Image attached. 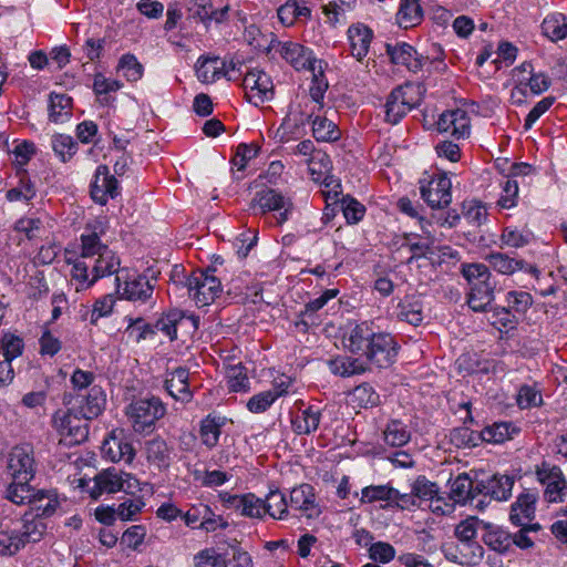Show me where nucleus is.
I'll use <instances>...</instances> for the list:
<instances>
[{
    "label": "nucleus",
    "instance_id": "nucleus-19",
    "mask_svg": "<svg viewBox=\"0 0 567 567\" xmlns=\"http://www.w3.org/2000/svg\"><path fill=\"white\" fill-rule=\"evenodd\" d=\"M90 193L92 199L100 205H105L110 199H114L121 194L120 182L110 173L106 165L96 167Z\"/></svg>",
    "mask_w": 567,
    "mask_h": 567
},
{
    "label": "nucleus",
    "instance_id": "nucleus-41",
    "mask_svg": "<svg viewBox=\"0 0 567 567\" xmlns=\"http://www.w3.org/2000/svg\"><path fill=\"white\" fill-rule=\"evenodd\" d=\"M31 480H12L6 489V498L13 504H30L37 489L30 485Z\"/></svg>",
    "mask_w": 567,
    "mask_h": 567
},
{
    "label": "nucleus",
    "instance_id": "nucleus-56",
    "mask_svg": "<svg viewBox=\"0 0 567 567\" xmlns=\"http://www.w3.org/2000/svg\"><path fill=\"white\" fill-rule=\"evenodd\" d=\"M519 409H533L543 404V395L537 384H523L516 395Z\"/></svg>",
    "mask_w": 567,
    "mask_h": 567
},
{
    "label": "nucleus",
    "instance_id": "nucleus-30",
    "mask_svg": "<svg viewBox=\"0 0 567 567\" xmlns=\"http://www.w3.org/2000/svg\"><path fill=\"white\" fill-rule=\"evenodd\" d=\"M289 507L299 511L301 515L311 518L319 514L316 504L313 488L309 484H302L290 492Z\"/></svg>",
    "mask_w": 567,
    "mask_h": 567
},
{
    "label": "nucleus",
    "instance_id": "nucleus-14",
    "mask_svg": "<svg viewBox=\"0 0 567 567\" xmlns=\"http://www.w3.org/2000/svg\"><path fill=\"white\" fill-rule=\"evenodd\" d=\"M268 51H275L296 70H315L312 51L292 41H279L272 38Z\"/></svg>",
    "mask_w": 567,
    "mask_h": 567
},
{
    "label": "nucleus",
    "instance_id": "nucleus-43",
    "mask_svg": "<svg viewBox=\"0 0 567 567\" xmlns=\"http://www.w3.org/2000/svg\"><path fill=\"white\" fill-rule=\"evenodd\" d=\"M312 135L318 142L332 143L340 138L341 131L332 120L318 115L312 120Z\"/></svg>",
    "mask_w": 567,
    "mask_h": 567
},
{
    "label": "nucleus",
    "instance_id": "nucleus-22",
    "mask_svg": "<svg viewBox=\"0 0 567 567\" xmlns=\"http://www.w3.org/2000/svg\"><path fill=\"white\" fill-rule=\"evenodd\" d=\"M515 480L509 475L495 474L476 483L477 494L489 496L497 502L507 501L513 491Z\"/></svg>",
    "mask_w": 567,
    "mask_h": 567
},
{
    "label": "nucleus",
    "instance_id": "nucleus-20",
    "mask_svg": "<svg viewBox=\"0 0 567 567\" xmlns=\"http://www.w3.org/2000/svg\"><path fill=\"white\" fill-rule=\"evenodd\" d=\"M220 498L228 508L238 512L244 517L262 519L266 516L265 501L252 493L243 495L224 493Z\"/></svg>",
    "mask_w": 567,
    "mask_h": 567
},
{
    "label": "nucleus",
    "instance_id": "nucleus-15",
    "mask_svg": "<svg viewBox=\"0 0 567 567\" xmlns=\"http://www.w3.org/2000/svg\"><path fill=\"white\" fill-rule=\"evenodd\" d=\"M33 449L29 444L17 445L8 454L7 471L11 480H32L35 474Z\"/></svg>",
    "mask_w": 567,
    "mask_h": 567
},
{
    "label": "nucleus",
    "instance_id": "nucleus-51",
    "mask_svg": "<svg viewBox=\"0 0 567 567\" xmlns=\"http://www.w3.org/2000/svg\"><path fill=\"white\" fill-rule=\"evenodd\" d=\"M18 174L20 175L19 184L7 192L6 198L9 202H29L37 194L35 186L30 181L24 169H22V172H18Z\"/></svg>",
    "mask_w": 567,
    "mask_h": 567
},
{
    "label": "nucleus",
    "instance_id": "nucleus-59",
    "mask_svg": "<svg viewBox=\"0 0 567 567\" xmlns=\"http://www.w3.org/2000/svg\"><path fill=\"white\" fill-rule=\"evenodd\" d=\"M533 72L534 68L529 62H524L513 70V81L515 86L512 90V99H515L517 94L525 96L526 89Z\"/></svg>",
    "mask_w": 567,
    "mask_h": 567
},
{
    "label": "nucleus",
    "instance_id": "nucleus-4",
    "mask_svg": "<svg viewBox=\"0 0 567 567\" xmlns=\"http://www.w3.org/2000/svg\"><path fill=\"white\" fill-rule=\"evenodd\" d=\"M420 87L406 83L391 91L384 104V118L389 124H398L410 111L421 103Z\"/></svg>",
    "mask_w": 567,
    "mask_h": 567
},
{
    "label": "nucleus",
    "instance_id": "nucleus-38",
    "mask_svg": "<svg viewBox=\"0 0 567 567\" xmlns=\"http://www.w3.org/2000/svg\"><path fill=\"white\" fill-rule=\"evenodd\" d=\"M186 321H190L194 329L198 328V318L185 317L181 311L173 310L157 320L155 328L165 333L171 340L177 338V327L184 326Z\"/></svg>",
    "mask_w": 567,
    "mask_h": 567
},
{
    "label": "nucleus",
    "instance_id": "nucleus-3",
    "mask_svg": "<svg viewBox=\"0 0 567 567\" xmlns=\"http://www.w3.org/2000/svg\"><path fill=\"white\" fill-rule=\"evenodd\" d=\"M250 208L258 210L256 214L261 215L269 212L276 213L269 217L268 224L270 226H281L289 219L295 206L291 198L284 196L276 189L267 188L255 194Z\"/></svg>",
    "mask_w": 567,
    "mask_h": 567
},
{
    "label": "nucleus",
    "instance_id": "nucleus-39",
    "mask_svg": "<svg viewBox=\"0 0 567 567\" xmlns=\"http://www.w3.org/2000/svg\"><path fill=\"white\" fill-rule=\"evenodd\" d=\"M72 99L66 94L51 93L49 103V118L54 123L66 122L72 113Z\"/></svg>",
    "mask_w": 567,
    "mask_h": 567
},
{
    "label": "nucleus",
    "instance_id": "nucleus-48",
    "mask_svg": "<svg viewBox=\"0 0 567 567\" xmlns=\"http://www.w3.org/2000/svg\"><path fill=\"white\" fill-rule=\"evenodd\" d=\"M542 30L553 42L563 40L567 37V18L561 13L550 14L544 19Z\"/></svg>",
    "mask_w": 567,
    "mask_h": 567
},
{
    "label": "nucleus",
    "instance_id": "nucleus-16",
    "mask_svg": "<svg viewBox=\"0 0 567 567\" xmlns=\"http://www.w3.org/2000/svg\"><path fill=\"white\" fill-rule=\"evenodd\" d=\"M398 355V343L393 336L388 332L378 331L372 339L365 359L377 368H389Z\"/></svg>",
    "mask_w": 567,
    "mask_h": 567
},
{
    "label": "nucleus",
    "instance_id": "nucleus-18",
    "mask_svg": "<svg viewBox=\"0 0 567 567\" xmlns=\"http://www.w3.org/2000/svg\"><path fill=\"white\" fill-rule=\"evenodd\" d=\"M440 133L450 134L455 141L466 140L471 135V117L464 109H453L443 112L437 122Z\"/></svg>",
    "mask_w": 567,
    "mask_h": 567
},
{
    "label": "nucleus",
    "instance_id": "nucleus-57",
    "mask_svg": "<svg viewBox=\"0 0 567 567\" xmlns=\"http://www.w3.org/2000/svg\"><path fill=\"white\" fill-rule=\"evenodd\" d=\"M411 488L417 499V503L426 504L430 499L436 496V493L440 492V488L436 483L431 482L424 475H420L415 478V481L411 484Z\"/></svg>",
    "mask_w": 567,
    "mask_h": 567
},
{
    "label": "nucleus",
    "instance_id": "nucleus-31",
    "mask_svg": "<svg viewBox=\"0 0 567 567\" xmlns=\"http://www.w3.org/2000/svg\"><path fill=\"white\" fill-rule=\"evenodd\" d=\"M227 419L216 413H209L199 422V439L203 445L212 450L219 443L221 429L226 425Z\"/></svg>",
    "mask_w": 567,
    "mask_h": 567
},
{
    "label": "nucleus",
    "instance_id": "nucleus-34",
    "mask_svg": "<svg viewBox=\"0 0 567 567\" xmlns=\"http://www.w3.org/2000/svg\"><path fill=\"white\" fill-rule=\"evenodd\" d=\"M423 301L420 296H405L399 301L395 308V316L400 321L408 322L412 326H419L424 319Z\"/></svg>",
    "mask_w": 567,
    "mask_h": 567
},
{
    "label": "nucleus",
    "instance_id": "nucleus-12",
    "mask_svg": "<svg viewBox=\"0 0 567 567\" xmlns=\"http://www.w3.org/2000/svg\"><path fill=\"white\" fill-rule=\"evenodd\" d=\"M241 85L247 101L256 106L272 100L275 94L271 78L260 69L247 71Z\"/></svg>",
    "mask_w": 567,
    "mask_h": 567
},
{
    "label": "nucleus",
    "instance_id": "nucleus-53",
    "mask_svg": "<svg viewBox=\"0 0 567 567\" xmlns=\"http://www.w3.org/2000/svg\"><path fill=\"white\" fill-rule=\"evenodd\" d=\"M51 146L55 155L63 162L70 161L78 152V143L70 135L55 134L51 138Z\"/></svg>",
    "mask_w": 567,
    "mask_h": 567
},
{
    "label": "nucleus",
    "instance_id": "nucleus-28",
    "mask_svg": "<svg viewBox=\"0 0 567 567\" xmlns=\"http://www.w3.org/2000/svg\"><path fill=\"white\" fill-rule=\"evenodd\" d=\"M189 371L186 368L178 367L167 372L165 379V389L172 398L181 402H189L193 393L189 389Z\"/></svg>",
    "mask_w": 567,
    "mask_h": 567
},
{
    "label": "nucleus",
    "instance_id": "nucleus-8",
    "mask_svg": "<svg viewBox=\"0 0 567 567\" xmlns=\"http://www.w3.org/2000/svg\"><path fill=\"white\" fill-rule=\"evenodd\" d=\"M419 188L422 199L431 208H444L452 202V183L445 173L424 174Z\"/></svg>",
    "mask_w": 567,
    "mask_h": 567
},
{
    "label": "nucleus",
    "instance_id": "nucleus-24",
    "mask_svg": "<svg viewBox=\"0 0 567 567\" xmlns=\"http://www.w3.org/2000/svg\"><path fill=\"white\" fill-rule=\"evenodd\" d=\"M538 494L535 491H524L511 506L509 520L515 526L532 524L535 518Z\"/></svg>",
    "mask_w": 567,
    "mask_h": 567
},
{
    "label": "nucleus",
    "instance_id": "nucleus-58",
    "mask_svg": "<svg viewBox=\"0 0 567 567\" xmlns=\"http://www.w3.org/2000/svg\"><path fill=\"white\" fill-rule=\"evenodd\" d=\"M351 402L359 408H372L379 403V394L369 383L355 386L350 393Z\"/></svg>",
    "mask_w": 567,
    "mask_h": 567
},
{
    "label": "nucleus",
    "instance_id": "nucleus-50",
    "mask_svg": "<svg viewBox=\"0 0 567 567\" xmlns=\"http://www.w3.org/2000/svg\"><path fill=\"white\" fill-rule=\"evenodd\" d=\"M395 495L396 489L389 484L369 485L362 488L360 503L372 504L375 502H386V504H389Z\"/></svg>",
    "mask_w": 567,
    "mask_h": 567
},
{
    "label": "nucleus",
    "instance_id": "nucleus-13",
    "mask_svg": "<svg viewBox=\"0 0 567 567\" xmlns=\"http://www.w3.org/2000/svg\"><path fill=\"white\" fill-rule=\"evenodd\" d=\"M291 415V429L297 435H310L315 433L322 419V409L319 404L305 403L297 400Z\"/></svg>",
    "mask_w": 567,
    "mask_h": 567
},
{
    "label": "nucleus",
    "instance_id": "nucleus-29",
    "mask_svg": "<svg viewBox=\"0 0 567 567\" xmlns=\"http://www.w3.org/2000/svg\"><path fill=\"white\" fill-rule=\"evenodd\" d=\"M173 446L159 437H153L145 443L147 462L159 471L167 470L173 461Z\"/></svg>",
    "mask_w": 567,
    "mask_h": 567
},
{
    "label": "nucleus",
    "instance_id": "nucleus-35",
    "mask_svg": "<svg viewBox=\"0 0 567 567\" xmlns=\"http://www.w3.org/2000/svg\"><path fill=\"white\" fill-rule=\"evenodd\" d=\"M277 14L284 25L290 27L299 20H309L311 9L306 0H287L278 8Z\"/></svg>",
    "mask_w": 567,
    "mask_h": 567
},
{
    "label": "nucleus",
    "instance_id": "nucleus-44",
    "mask_svg": "<svg viewBox=\"0 0 567 567\" xmlns=\"http://www.w3.org/2000/svg\"><path fill=\"white\" fill-rule=\"evenodd\" d=\"M45 530V524L39 517L33 516V513H25L23 515V524L21 529H17L19 535L22 536L24 546L28 543L39 542Z\"/></svg>",
    "mask_w": 567,
    "mask_h": 567
},
{
    "label": "nucleus",
    "instance_id": "nucleus-26",
    "mask_svg": "<svg viewBox=\"0 0 567 567\" xmlns=\"http://www.w3.org/2000/svg\"><path fill=\"white\" fill-rule=\"evenodd\" d=\"M196 76L202 83H214L220 78L234 80L226 69V61L219 56L200 55L195 65Z\"/></svg>",
    "mask_w": 567,
    "mask_h": 567
},
{
    "label": "nucleus",
    "instance_id": "nucleus-62",
    "mask_svg": "<svg viewBox=\"0 0 567 567\" xmlns=\"http://www.w3.org/2000/svg\"><path fill=\"white\" fill-rule=\"evenodd\" d=\"M195 567H228L227 559L213 547L205 548L194 556Z\"/></svg>",
    "mask_w": 567,
    "mask_h": 567
},
{
    "label": "nucleus",
    "instance_id": "nucleus-9",
    "mask_svg": "<svg viewBox=\"0 0 567 567\" xmlns=\"http://www.w3.org/2000/svg\"><path fill=\"white\" fill-rule=\"evenodd\" d=\"M109 221L105 217H97L89 221L80 236V258L76 260H90L95 256L112 250L109 245L102 241L106 235Z\"/></svg>",
    "mask_w": 567,
    "mask_h": 567
},
{
    "label": "nucleus",
    "instance_id": "nucleus-25",
    "mask_svg": "<svg viewBox=\"0 0 567 567\" xmlns=\"http://www.w3.org/2000/svg\"><path fill=\"white\" fill-rule=\"evenodd\" d=\"M445 558L463 566H476L484 556V548L477 542H458L444 548Z\"/></svg>",
    "mask_w": 567,
    "mask_h": 567
},
{
    "label": "nucleus",
    "instance_id": "nucleus-42",
    "mask_svg": "<svg viewBox=\"0 0 567 567\" xmlns=\"http://www.w3.org/2000/svg\"><path fill=\"white\" fill-rule=\"evenodd\" d=\"M385 444L392 447H402L411 440V432L400 420H391L383 430Z\"/></svg>",
    "mask_w": 567,
    "mask_h": 567
},
{
    "label": "nucleus",
    "instance_id": "nucleus-60",
    "mask_svg": "<svg viewBox=\"0 0 567 567\" xmlns=\"http://www.w3.org/2000/svg\"><path fill=\"white\" fill-rule=\"evenodd\" d=\"M37 147L35 144L31 141L23 140L21 142H17L11 154L13 156L12 163L16 167L22 172L23 167L31 161V158L35 155Z\"/></svg>",
    "mask_w": 567,
    "mask_h": 567
},
{
    "label": "nucleus",
    "instance_id": "nucleus-7",
    "mask_svg": "<svg viewBox=\"0 0 567 567\" xmlns=\"http://www.w3.org/2000/svg\"><path fill=\"white\" fill-rule=\"evenodd\" d=\"M116 293L120 299L133 302H146L154 292V284L144 275L131 274L128 269H121L115 277Z\"/></svg>",
    "mask_w": 567,
    "mask_h": 567
},
{
    "label": "nucleus",
    "instance_id": "nucleus-49",
    "mask_svg": "<svg viewBox=\"0 0 567 567\" xmlns=\"http://www.w3.org/2000/svg\"><path fill=\"white\" fill-rule=\"evenodd\" d=\"M264 501L266 515L274 519L287 518L289 502L279 489L270 491Z\"/></svg>",
    "mask_w": 567,
    "mask_h": 567
},
{
    "label": "nucleus",
    "instance_id": "nucleus-10",
    "mask_svg": "<svg viewBox=\"0 0 567 567\" xmlns=\"http://www.w3.org/2000/svg\"><path fill=\"white\" fill-rule=\"evenodd\" d=\"M535 474L538 482L545 487V501L548 503L563 502L567 491V481L560 467L543 461L535 466Z\"/></svg>",
    "mask_w": 567,
    "mask_h": 567
},
{
    "label": "nucleus",
    "instance_id": "nucleus-46",
    "mask_svg": "<svg viewBox=\"0 0 567 567\" xmlns=\"http://www.w3.org/2000/svg\"><path fill=\"white\" fill-rule=\"evenodd\" d=\"M330 371L342 378L361 374L365 367L358 359L351 357H337L328 362Z\"/></svg>",
    "mask_w": 567,
    "mask_h": 567
},
{
    "label": "nucleus",
    "instance_id": "nucleus-54",
    "mask_svg": "<svg viewBox=\"0 0 567 567\" xmlns=\"http://www.w3.org/2000/svg\"><path fill=\"white\" fill-rule=\"evenodd\" d=\"M516 429L507 422H498L482 430V440L488 443L499 444L512 439Z\"/></svg>",
    "mask_w": 567,
    "mask_h": 567
},
{
    "label": "nucleus",
    "instance_id": "nucleus-6",
    "mask_svg": "<svg viewBox=\"0 0 567 567\" xmlns=\"http://www.w3.org/2000/svg\"><path fill=\"white\" fill-rule=\"evenodd\" d=\"M215 271V268L197 269L186 279L189 297L197 307L210 305L221 292V281L214 276Z\"/></svg>",
    "mask_w": 567,
    "mask_h": 567
},
{
    "label": "nucleus",
    "instance_id": "nucleus-17",
    "mask_svg": "<svg viewBox=\"0 0 567 567\" xmlns=\"http://www.w3.org/2000/svg\"><path fill=\"white\" fill-rule=\"evenodd\" d=\"M106 406V393L102 386H91L74 395L73 411L85 421L96 419Z\"/></svg>",
    "mask_w": 567,
    "mask_h": 567
},
{
    "label": "nucleus",
    "instance_id": "nucleus-21",
    "mask_svg": "<svg viewBox=\"0 0 567 567\" xmlns=\"http://www.w3.org/2000/svg\"><path fill=\"white\" fill-rule=\"evenodd\" d=\"M82 417L71 408L68 411H58L53 415V425L63 436H69L72 442H81L87 436V426Z\"/></svg>",
    "mask_w": 567,
    "mask_h": 567
},
{
    "label": "nucleus",
    "instance_id": "nucleus-27",
    "mask_svg": "<svg viewBox=\"0 0 567 567\" xmlns=\"http://www.w3.org/2000/svg\"><path fill=\"white\" fill-rule=\"evenodd\" d=\"M347 35L351 55L362 62L369 52L373 31L363 23H355L349 27Z\"/></svg>",
    "mask_w": 567,
    "mask_h": 567
},
{
    "label": "nucleus",
    "instance_id": "nucleus-1",
    "mask_svg": "<svg viewBox=\"0 0 567 567\" xmlns=\"http://www.w3.org/2000/svg\"><path fill=\"white\" fill-rule=\"evenodd\" d=\"M462 275L470 286L467 293L468 307L475 312L489 311L496 288V281L489 271V267L476 262L465 264L462 266Z\"/></svg>",
    "mask_w": 567,
    "mask_h": 567
},
{
    "label": "nucleus",
    "instance_id": "nucleus-5",
    "mask_svg": "<svg viewBox=\"0 0 567 567\" xmlns=\"http://www.w3.org/2000/svg\"><path fill=\"white\" fill-rule=\"evenodd\" d=\"M165 413V405L156 396L135 400L126 408V415L136 433L151 432Z\"/></svg>",
    "mask_w": 567,
    "mask_h": 567
},
{
    "label": "nucleus",
    "instance_id": "nucleus-55",
    "mask_svg": "<svg viewBox=\"0 0 567 567\" xmlns=\"http://www.w3.org/2000/svg\"><path fill=\"white\" fill-rule=\"evenodd\" d=\"M226 379L230 392H246L249 390V378L246 368L240 363L227 368Z\"/></svg>",
    "mask_w": 567,
    "mask_h": 567
},
{
    "label": "nucleus",
    "instance_id": "nucleus-40",
    "mask_svg": "<svg viewBox=\"0 0 567 567\" xmlns=\"http://www.w3.org/2000/svg\"><path fill=\"white\" fill-rule=\"evenodd\" d=\"M474 482L468 474L463 473L451 481L450 496L454 503H465L470 498H474L477 494Z\"/></svg>",
    "mask_w": 567,
    "mask_h": 567
},
{
    "label": "nucleus",
    "instance_id": "nucleus-11",
    "mask_svg": "<svg viewBox=\"0 0 567 567\" xmlns=\"http://www.w3.org/2000/svg\"><path fill=\"white\" fill-rule=\"evenodd\" d=\"M386 53L394 64L404 65L414 73L421 71L429 62L437 72H444L447 69L443 59L434 58L430 61L429 56L419 54L416 50L408 43H400L394 47L388 44Z\"/></svg>",
    "mask_w": 567,
    "mask_h": 567
},
{
    "label": "nucleus",
    "instance_id": "nucleus-23",
    "mask_svg": "<svg viewBox=\"0 0 567 567\" xmlns=\"http://www.w3.org/2000/svg\"><path fill=\"white\" fill-rule=\"evenodd\" d=\"M378 331L371 321L357 323L344 337V346L351 353L364 357Z\"/></svg>",
    "mask_w": 567,
    "mask_h": 567
},
{
    "label": "nucleus",
    "instance_id": "nucleus-61",
    "mask_svg": "<svg viewBox=\"0 0 567 567\" xmlns=\"http://www.w3.org/2000/svg\"><path fill=\"white\" fill-rule=\"evenodd\" d=\"M22 536L17 529L0 532V555L12 556L24 547Z\"/></svg>",
    "mask_w": 567,
    "mask_h": 567
},
{
    "label": "nucleus",
    "instance_id": "nucleus-64",
    "mask_svg": "<svg viewBox=\"0 0 567 567\" xmlns=\"http://www.w3.org/2000/svg\"><path fill=\"white\" fill-rule=\"evenodd\" d=\"M23 339L13 333H4L1 338V351L4 360L12 362L13 359L20 357L23 352Z\"/></svg>",
    "mask_w": 567,
    "mask_h": 567
},
{
    "label": "nucleus",
    "instance_id": "nucleus-52",
    "mask_svg": "<svg viewBox=\"0 0 567 567\" xmlns=\"http://www.w3.org/2000/svg\"><path fill=\"white\" fill-rule=\"evenodd\" d=\"M14 229L23 234L29 240L40 239L45 234L43 219L34 216L20 218L17 220Z\"/></svg>",
    "mask_w": 567,
    "mask_h": 567
},
{
    "label": "nucleus",
    "instance_id": "nucleus-45",
    "mask_svg": "<svg viewBox=\"0 0 567 567\" xmlns=\"http://www.w3.org/2000/svg\"><path fill=\"white\" fill-rule=\"evenodd\" d=\"M483 542L499 554L508 551L513 546L512 534L501 527H489L483 536Z\"/></svg>",
    "mask_w": 567,
    "mask_h": 567
},
{
    "label": "nucleus",
    "instance_id": "nucleus-63",
    "mask_svg": "<svg viewBox=\"0 0 567 567\" xmlns=\"http://www.w3.org/2000/svg\"><path fill=\"white\" fill-rule=\"evenodd\" d=\"M127 320L128 326L125 329V333L137 343L155 333V329L150 323L145 322L143 318H128Z\"/></svg>",
    "mask_w": 567,
    "mask_h": 567
},
{
    "label": "nucleus",
    "instance_id": "nucleus-37",
    "mask_svg": "<svg viewBox=\"0 0 567 567\" xmlns=\"http://www.w3.org/2000/svg\"><path fill=\"white\" fill-rule=\"evenodd\" d=\"M423 20V9L420 0H401L396 13V23L402 29H411L419 25Z\"/></svg>",
    "mask_w": 567,
    "mask_h": 567
},
{
    "label": "nucleus",
    "instance_id": "nucleus-47",
    "mask_svg": "<svg viewBox=\"0 0 567 567\" xmlns=\"http://www.w3.org/2000/svg\"><path fill=\"white\" fill-rule=\"evenodd\" d=\"M29 505L31 511L34 512L33 516L42 519V517H49L55 512L59 502L55 495L38 489Z\"/></svg>",
    "mask_w": 567,
    "mask_h": 567
},
{
    "label": "nucleus",
    "instance_id": "nucleus-36",
    "mask_svg": "<svg viewBox=\"0 0 567 567\" xmlns=\"http://www.w3.org/2000/svg\"><path fill=\"white\" fill-rule=\"evenodd\" d=\"M121 474L122 472L115 468H107L94 477V486L92 487L90 495L96 499L102 494H113L121 491Z\"/></svg>",
    "mask_w": 567,
    "mask_h": 567
},
{
    "label": "nucleus",
    "instance_id": "nucleus-2",
    "mask_svg": "<svg viewBox=\"0 0 567 567\" xmlns=\"http://www.w3.org/2000/svg\"><path fill=\"white\" fill-rule=\"evenodd\" d=\"M121 260L113 250L102 252L87 261L74 260L71 277L78 282L76 291L90 288L103 277L118 275Z\"/></svg>",
    "mask_w": 567,
    "mask_h": 567
},
{
    "label": "nucleus",
    "instance_id": "nucleus-32",
    "mask_svg": "<svg viewBox=\"0 0 567 567\" xmlns=\"http://www.w3.org/2000/svg\"><path fill=\"white\" fill-rule=\"evenodd\" d=\"M310 118L311 115L305 114L300 109L291 107L277 131L280 141L289 142L298 138Z\"/></svg>",
    "mask_w": 567,
    "mask_h": 567
},
{
    "label": "nucleus",
    "instance_id": "nucleus-33",
    "mask_svg": "<svg viewBox=\"0 0 567 567\" xmlns=\"http://www.w3.org/2000/svg\"><path fill=\"white\" fill-rule=\"evenodd\" d=\"M485 260L489 267L502 275H513L518 270H525L530 274L538 272L534 266L526 264L525 260L509 257L503 252H491L485 257Z\"/></svg>",
    "mask_w": 567,
    "mask_h": 567
}]
</instances>
